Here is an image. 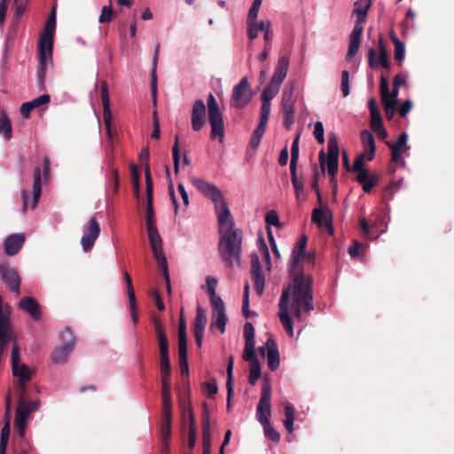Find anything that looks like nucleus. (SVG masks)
Returning <instances> with one entry per match:
<instances>
[{
  "mask_svg": "<svg viewBox=\"0 0 454 454\" xmlns=\"http://www.w3.org/2000/svg\"><path fill=\"white\" fill-rule=\"evenodd\" d=\"M206 106L202 99H196L192 109L191 122L194 131H200L206 123Z\"/></svg>",
  "mask_w": 454,
  "mask_h": 454,
  "instance_id": "obj_23",
  "label": "nucleus"
},
{
  "mask_svg": "<svg viewBox=\"0 0 454 454\" xmlns=\"http://www.w3.org/2000/svg\"><path fill=\"white\" fill-rule=\"evenodd\" d=\"M204 411L202 414V438H211L209 413L207 403H204Z\"/></svg>",
  "mask_w": 454,
  "mask_h": 454,
  "instance_id": "obj_51",
  "label": "nucleus"
},
{
  "mask_svg": "<svg viewBox=\"0 0 454 454\" xmlns=\"http://www.w3.org/2000/svg\"><path fill=\"white\" fill-rule=\"evenodd\" d=\"M172 414H161V424L160 429V439L161 442V452L168 454L169 440L171 437Z\"/></svg>",
  "mask_w": 454,
  "mask_h": 454,
  "instance_id": "obj_25",
  "label": "nucleus"
},
{
  "mask_svg": "<svg viewBox=\"0 0 454 454\" xmlns=\"http://www.w3.org/2000/svg\"><path fill=\"white\" fill-rule=\"evenodd\" d=\"M327 151V159L325 158L324 150H321L318 155V160L322 170L324 171L325 165L326 164L329 176L334 177L338 172L340 149L338 145V137L333 132L329 134Z\"/></svg>",
  "mask_w": 454,
  "mask_h": 454,
  "instance_id": "obj_7",
  "label": "nucleus"
},
{
  "mask_svg": "<svg viewBox=\"0 0 454 454\" xmlns=\"http://www.w3.org/2000/svg\"><path fill=\"white\" fill-rule=\"evenodd\" d=\"M160 351V363L170 362L169 360V344L168 338L158 340Z\"/></svg>",
  "mask_w": 454,
  "mask_h": 454,
  "instance_id": "obj_49",
  "label": "nucleus"
},
{
  "mask_svg": "<svg viewBox=\"0 0 454 454\" xmlns=\"http://www.w3.org/2000/svg\"><path fill=\"white\" fill-rule=\"evenodd\" d=\"M56 28V9L53 7L51 13L48 17L43 31L38 43V51H48V54L53 50V38Z\"/></svg>",
  "mask_w": 454,
  "mask_h": 454,
  "instance_id": "obj_11",
  "label": "nucleus"
},
{
  "mask_svg": "<svg viewBox=\"0 0 454 454\" xmlns=\"http://www.w3.org/2000/svg\"><path fill=\"white\" fill-rule=\"evenodd\" d=\"M218 228L220 258L227 268L239 265L242 245L241 231L235 229V223L231 215L224 218L222 223L218 222Z\"/></svg>",
  "mask_w": 454,
  "mask_h": 454,
  "instance_id": "obj_2",
  "label": "nucleus"
},
{
  "mask_svg": "<svg viewBox=\"0 0 454 454\" xmlns=\"http://www.w3.org/2000/svg\"><path fill=\"white\" fill-rule=\"evenodd\" d=\"M207 103L208 109V121L211 126L210 137L211 139L217 138L218 141L222 143L225 134L223 113L212 93H209Z\"/></svg>",
  "mask_w": 454,
  "mask_h": 454,
  "instance_id": "obj_6",
  "label": "nucleus"
},
{
  "mask_svg": "<svg viewBox=\"0 0 454 454\" xmlns=\"http://www.w3.org/2000/svg\"><path fill=\"white\" fill-rule=\"evenodd\" d=\"M265 349H267L266 356L268 367L270 371H276L280 363L279 351L276 341L273 339H268L265 347L259 348V352L264 355Z\"/></svg>",
  "mask_w": 454,
  "mask_h": 454,
  "instance_id": "obj_21",
  "label": "nucleus"
},
{
  "mask_svg": "<svg viewBox=\"0 0 454 454\" xmlns=\"http://www.w3.org/2000/svg\"><path fill=\"white\" fill-rule=\"evenodd\" d=\"M0 132H3L4 137L6 140L12 137V123L8 117H0Z\"/></svg>",
  "mask_w": 454,
  "mask_h": 454,
  "instance_id": "obj_56",
  "label": "nucleus"
},
{
  "mask_svg": "<svg viewBox=\"0 0 454 454\" xmlns=\"http://www.w3.org/2000/svg\"><path fill=\"white\" fill-rule=\"evenodd\" d=\"M245 343H254V328L253 325L249 322H247L244 325L243 331Z\"/></svg>",
  "mask_w": 454,
  "mask_h": 454,
  "instance_id": "obj_64",
  "label": "nucleus"
},
{
  "mask_svg": "<svg viewBox=\"0 0 454 454\" xmlns=\"http://www.w3.org/2000/svg\"><path fill=\"white\" fill-rule=\"evenodd\" d=\"M332 213L327 206H324L320 208H314L311 215L312 222L317 226L321 227L332 225Z\"/></svg>",
  "mask_w": 454,
  "mask_h": 454,
  "instance_id": "obj_30",
  "label": "nucleus"
},
{
  "mask_svg": "<svg viewBox=\"0 0 454 454\" xmlns=\"http://www.w3.org/2000/svg\"><path fill=\"white\" fill-rule=\"evenodd\" d=\"M42 195V184H41V169L35 167L34 169V183L33 192L30 199V194L27 190L21 191L22 197V210L27 212L28 209H35L37 207L38 201Z\"/></svg>",
  "mask_w": 454,
  "mask_h": 454,
  "instance_id": "obj_10",
  "label": "nucleus"
},
{
  "mask_svg": "<svg viewBox=\"0 0 454 454\" xmlns=\"http://www.w3.org/2000/svg\"><path fill=\"white\" fill-rule=\"evenodd\" d=\"M172 156H173V163H174V171L176 174L179 172L180 168V154H179V145H178V137L176 136L175 143L172 147Z\"/></svg>",
  "mask_w": 454,
  "mask_h": 454,
  "instance_id": "obj_57",
  "label": "nucleus"
},
{
  "mask_svg": "<svg viewBox=\"0 0 454 454\" xmlns=\"http://www.w3.org/2000/svg\"><path fill=\"white\" fill-rule=\"evenodd\" d=\"M243 359L248 361L250 364L254 362H259L254 352V343H245Z\"/></svg>",
  "mask_w": 454,
  "mask_h": 454,
  "instance_id": "obj_53",
  "label": "nucleus"
},
{
  "mask_svg": "<svg viewBox=\"0 0 454 454\" xmlns=\"http://www.w3.org/2000/svg\"><path fill=\"white\" fill-rule=\"evenodd\" d=\"M41 404L40 400L33 402H18L16 409L14 426L19 431L20 436H23L26 432L27 419L33 411L39 409Z\"/></svg>",
  "mask_w": 454,
  "mask_h": 454,
  "instance_id": "obj_8",
  "label": "nucleus"
},
{
  "mask_svg": "<svg viewBox=\"0 0 454 454\" xmlns=\"http://www.w3.org/2000/svg\"><path fill=\"white\" fill-rule=\"evenodd\" d=\"M261 376V365L259 362H254V364H250V372L248 382L251 385H254L258 379Z\"/></svg>",
  "mask_w": 454,
  "mask_h": 454,
  "instance_id": "obj_58",
  "label": "nucleus"
},
{
  "mask_svg": "<svg viewBox=\"0 0 454 454\" xmlns=\"http://www.w3.org/2000/svg\"><path fill=\"white\" fill-rule=\"evenodd\" d=\"M152 322L153 324L155 335H156L158 340H161V338H163V339L168 338L160 319L158 318L157 317H153L152 318Z\"/></svg>",
  "mask_w": 454,
  "mask_h": 454,
  "instance_id": "obj_61",
  "label": "nucleus"
},
{
  "mask_svg": "<svg viewBox=\"0 0 454 454\" xmlns=\"http://www.w3.org/2000/svg\"><path fill=\"white\" fill-rule=\"evenodd\" d=\"M247 35L248 38L253 41L258 36L259 32H262L265 28H267V21L261 20L259 22L256 20H247Z\"/></svg>",
  "mask_w": 454,
  "mask_h": 454,
  "instance_id": "obj_40",
  "label": "nucleus"
},
{
  "mask_svg": "<svg viewBox=\"0 0 454 454\" xmlns=\"http://www.w3.org/2000/svg\"><path fill=\"white\" fill-rule=\"evenodd\" d=\"M265 223L267 224V227L274 225L278 228H280L282 226L281 223L279 222L278 213L275 210H270L266 214Z\"/></svg>",
  "mask_w": 454,
  "mask_h": 454,
  "instance_id": "obj_62",
  "label": "nucleus"
},
{
  "mask_svg": "<svg viewBox=\"0 0 454 454\" xmlns=\"http://www.w3.org/2000/svg\"><path fill=\"white\" fill-rule=\"evenodd\" d=\"M146 212H145V228L148 235V240L152 248L153 254L164 253L162 248V239L156 226L154 218V210L153 205V178L146 175Z\"/></svg>",
  "mask_w": 454,
  "mask_h": 454,
  "instance_id": "obj_3",
  "label": "nucleus"
},
{
  "mask_svg": "<svg viewBox=\"0 0 454 454\" xmlns=\"http://www.w3.org/2000/svg\"><path fill=\"white\" fill-rule=\"evenodd\" d=\"M25 242V236L21 233L9 236L4 243V252L7 255H15L21 249Z\"/></svg>",
  "mask_w": 454,
  "mask_h": 454,
  "instance_id": "obj_29",
  "label": "nucleus"
},
{
  "mask_svg": "<svg viewBox=\"0 0 454 454\" xmlns=\"http://www.w3.org/2000/svg\"><path fill=\"white\" fill-rule=\"evenodd\" d=\"M123 278L127 286V294L129 303V309L131 313V317L134 324L137 323L138 316L137 313V304H136V294L134 291V287L132 285L131 278L127 270L123 271Z\"/></svg>",
  "mask_w": 454,
  "mask_h": 454,
  "instance_id": "obj_28",
  "label": "nucleus"
},
{
  "mask_svg": "<svg viewBox=\"0 0 454 454\" xmlns=\"http://www.w3.org/2000/svg\"><path fill=\"white\" fill-rule=\"evenodd\" d=\"M73 348H70V347H66L64 345H62L59 348H56L51 354V359L53 363L59 364H65Z\"/></svg>",
  "mask_w": 454,
  "mask_h": 454,
  "instance_id": "obj_42",
  "label": "nucleus"
},
{
  "mask_svg": "<svg viewBox=\"0 0 454 454\" xmlns=\"http://www.w3.org/2000/svg\"><path fill=\"white\" fill-rule=\"evenodd\" d=\"M159 51H160V44L157 43L155 46L153 59V66H152V72H151V92L152 97L154 101L156 102V95H157V75H156V68H157V63H158V58H159Z\"/></svg>",
  "mask_w": 454,
  "mask_h": 454,
  "instance_id": "obj_39",
  "label": "nucleus"
},
{
  "mask_svg": "<svg viewBox=\"0 0 454 454\" xmlns=\"http://www.w3.org/2000/svg\"><path fill=\"white\" fill-rule=\"evenodd\" d=\"M379 176L377 175H370L369 171H363L358 174L356 180L362 184L363 191L365 193L371 192L372 188L377 184Z\"/></svg>",
  "mask_w": 454,
  "mask_h": 454,
  "instance_id": "obj_35",
  "label": "nucleus"
},
{
  "mask_svg": "<svg viewBox=\"0 0 454 454\" xmlns=\"http://www.w3.org/2000/svg\"><path fill=\"white\" fill-rule=\"evenodd\" d=\"M100 95L103 105V119L106 127L108 140H113L116 132L112 129V114L110 109V98L107 89V83L104 81L101 82Z\"/></svg>",
  "mask_w": 454,
  "mask_h": 454,
  "instance_id": "obj_15",
  "label": "nucleus"
},
{
  "mask_svg": "<svg viewBox=\"0 0 454 454\" xmlns=\"http://www.w3.org/2000/svg\"><path fill=\"white\" fill-rule=\"evenodd\" d=\"M27 382L17 381L15 387L17 389L18 402H27Z\"/></svg>",
  "mask_w": 454,
  "mask_h": 454,
  "instance_id": "obj_60",
  "label": "nucleus"
},
{
  "mask_svg": "<svg viewBox=\"0 0 454 454\" xmlns=\"http://www.w3.org/2000/svg\"><path fill=\"white\" fill-rule=\"evenodd\" d=\"M280 84L272 81L267 85L262 93V106L260 115L269 118L270 114V100L278 93Z\"/></svg>",
  "mask_w": 454,
  "mask_h": 454,
  "instance_id": "obj_22",
  "label": "nucleus"
},
{
  "mask_svg": "<svg viewBox=\"0 0 454 454\" xmlns=\"http://www.w3.org/2000/svg\"><path fill=\"white\" fill-rule=\"evenodd\" d=\"M371 6L372 0H357L354 3L353 15L356 16V20L349 35L348 50L346 55L347 60L352 59L359 50L364 24L366 21Z\"/></svg>",
  "mask_w": 454,
  "mask_h": 454,
  "instance_id": "obj_4",
  "label": "nucleus"
},
{
  "mask_svg": "<svg viewBox=\"0 0 454 454\" xmlns=\"http://www.w3.org/2000/svg\"><path fill=\"white\" fill-rule=\"evenodd\" d=\"M12 374L17 377V381L28 382L32 378V371L27 364H21L12 368Z\"/></svg>",
  "mask_w": 454,
  "mask_h": 454,
  "instance_id": "obj_41",
  "label": "nucleus"
},
{
  "mask_svg": "<svg viewBox=\"0 0 454 454\" xmlns=\"http://www.w3.org/2000/svg\"><path fill=\"white\" fill-rule=\"evenodd\" d=\"M299 139L300 135H297L292 144L290 169L297 168V162L299 160Z\"/></svg>",
  "mask_w": 454,
  "mask_h": 454,
  "instance_id": "obj_52",
  "label": "nucleus"
},
{
  "mask_svg": "<svg viewBox=\"0 0 454 454\" xmlns=\"http://www.w3.org/2000/svg\"><path fill=\"white\" fill-rule=\"evenodd\" d=\"M407 138L408 136L405 132L402 133L396 143L393 144L389 141L386 142V145L388 146L389 149H396L400 152H405L409 150V146L407 145Z\"/></svg>",
  "mask_w": 454,
  "mask_h": 454,
  "instance_id": "obj_48",
  "label": "nucleus"
},
{
  "mask_svg": "<svg viewBox=\"0 0 454 454\" xmlns=\"http://www.w3.org/2000/svg\"><path fill=\"white\" fill-rule=\"evenodd\" d=\"M263 426L264 428V434L266 437L270 439L271 441L275 442H278L280 441V434L278 432H277L274 427L270 424V421L268 420L267 423H261Z\"/></svg>",
  "mask_w": 454,
  "mask_h": 454,
  "instance_id": "obj_59",
  "label": "nucleus"
},
{
  "mask_svg": "<svg viewBox=\"0 0 454 454\" xmlns=\"http://www.w3.org/2000/svg\"><path fill=\"white\" fill-rule=\"evenodd\" d=\"M293 87L286 88L282 94L281 108L283 113V124L290 128L294 122V100L293 98Z\"/></svg>",
  "mask_w": 454,
  "mask_h": 454,
  "instance_id": "obj_16",
  "label": "nucleus"
},
{
  "mask_svg": "<svg viewBox=\"0 0 454 454\" xmlns=\"http://www.w3.org/2000/svg\"><path fill=\"white\" fill-rule=\"evenodd\" d=\"M289 68V58L283 56L278 59L274 74L271 77L272 82L281 85L286 78Z\"/></svg>",
  "mask_w": 454,
  "mask_h": 454,
  "instance_id": "obj_32",
  "label": "nucleus"
},
{
  "mask_svg": "<svg viewBox=\"0 0 454 454\" xmlns=\"http://www.w3.org/2000/svg\"><path fill=\"white\" fill-rule=\"evenodd\" d=\"M187 411L189 414V434H188V446L190 449H193L196 443V426L195 419L192 413V410L190 404L187 406Z\"/></svg>",
  "mask_w": 454,
  "mask_h": 454,
  "instance_id": "obj_43",
  "label": "nucleus"
},
{
  "mask_svg": "<svg viewBox=\"0 0 454 454\" xmlns=\"http://www.w3.org/2000/svg\"><path fill=\"white\" fill-rule=\"evenodd\" d=\"M0 275L2 281L6 285L9 290L19 295L20 290V277L19 272L9 264L3 263L0 265Z\"/></svg>",
  "mask_w": 454,
  "mask_h": 454,
  "instance_id": "obj_17",
  "label": "nucleus"
},
{
  "mask_svg": "<svg viewBox=\"0 0 454 454\" xmlns=\"http://www.w3.org/2000/svg\"><path fill=\"white\" fill-rule=\"evenodd\" d=\"M60 339L63 342L62 345L70 347L74 349L75 344V337L73 331L69 327H66L60 333Z\"/></svg>",
  "mask_w": 454,
  "mask_h": 454,
  "instance_id": "obj_50",
  "label": "nucleus"
},
{
  "mask_svg": "<svg viewBox=\"0 0 454 454\" xmlns=\"http://www.w3.org/2000/svg\"><path fill=\"white\" fill-rule=\"evenodd\" d=\"M362 144L364 151L368 153L367 160H372L374 158L376 152V145L373 135L368 130H363L360 134Z\"/></svg>",
  "mask_w": 454,
  "mask_h": 454,
  "instance_id": "obj_33",
  "label": "nucleus"
},
{
  "mask_svg": "<svg viewBox=\"0 0 454 454\" xmlns=\"http://www.w3.org/2000/svg\"><path fill=\"white\" fill-rule=\"evenodd\" d=\"M192 183L204 196L210 199L214 203L217 222L222 223L224 218L231 216V211L218 187L199 177H193Z\"/></svg>",
  "mask_w": 454,
  "mask_h": 454,
  "instance_id": "obj_5",
  "label": "nucleus"
},
{
  "mask_svg": "<svg viewBox=\"0 0 454 454\" xmlns=\"http://www.w3.org/2000/svg\"><path fill=\"white\" fill-rule=\"evenodd\" d=\"M290 173H291V180H292V184L294 185V191H295L296 198L299 199L300 195L304 191L303 180H302V178H299L298 177V176H297V168L290 169Z\"/></svg>",
  "mask_w": 454,
  "mask_h": 454,
  "instance_id": "obj_47",
  "label": "nucleus"
},
{
  "mask_svg": "<svg viewBox=\"0 0 454 454\" xmlns=\"http://www.w3.org/2000/svg\"><path fill=\"white\" fill-rule=\"evenodd\" d=\"M268 120L269 118L260 115L259 124L254 129L249 142V145L253 149H257L259 146L261 139L265 132Z\"/></svg>",
  "mask_w": 454,
  "mask_h": 454,
  "instance_id": "obj_36",
  "label": "nucleus"
},
{
  "mask_svg": "<svg viewBox=\"0 0 454 454\" xmlns=\"http://www.w3.org/2000/svg\"><path fill=\"white\" fill-rule=\"evenodd\" d=\"M153 257L158 262L159 267L162 271L163 277L166 280L168 293V294H171L170 276L165 252L154 254Z\"/></svg>",
  "mask_w": 454,
  "mask_h": 454,
  "instance_id": "obj_38",
  "label": "nucleus"
},
{
  "mask_svg": "<svg viewBox=\"0 0 454 454\" xmlns=\"http://www.w3.org/2000/svg\"><path fill=\"white\" fill-rule=\"evenodd\" d=\"M251 275L256 294L261 296L264 291L265 278L257 254L251 255Z\"/></svg>",
  "mask_w": 454,
  "mask_h": 454,
  "instance_id": "obj_19",
  "label": "nucleus"
},
{
  "mask_svg": "<svg viewBox=\"0 0 454 454\" xmlns=\"http://www.w3.org/2000/svg\"><path fill=\"white\" fill-rule=\"evenodd\" d=\"M161 374V388L170 387V362L160 363Z\"/></svg>",
  "mask_w": 454,
  "mask_h": 454,
  "instance_id": "obj_45",
  "label": "nucleus"
},
{
  "mask_svg": "<svg viewBox=\"0 0 454 454\" xmlns=\"http://www.w3.org/2000/svg\"><path fill=\"white\" fill-rule=\"evenodd\" d=\"M293 292V285L283 287L282 294L279 300L278 307V317L280 322L289 336L294 335V329L292 325V319L288 314V302L290 299V293Z\"/></svg>",
  "mask_w": 454,
  "mask_h": 454,
  "instance_id": "obj_12",
  "label": "nucleus"
},
{
  "mask_svg": "<svg viewBox=\"0 0 454 454\" xmlns=\"http://www.w3.org/2000/svg\"><path fill=\"white\" fill-rule=\"evenodd\" d=\"M307 237L302 235L296 243L292 252L291 263L289 265V272L293 277V301L292 310L297 318L301 316V309L303 308L306 312L314 309L313 306V278L311 275H305L300 267L301 255L307 245Z\"/></svg>",
  "mask_w": 454,
  "mask_h": 454,
  "instance_id": "obj_1",
  "label": "nucleus"
},
{
  "mask_svg": "<svg viewBox=\"0 0 454 454\" xmlns=\"http://www.w3.org/2000/svg\"><path fill=\"white\" fill-rule=\"evenodd\" d=\"M271 387L269 382L264 381L262 387V395L256 408V417L260 423H267L270 417Z\"/></svg>",
  "mask_w": 454,
  "mask_h": 454,
  "instance_id": "obj_13",
  "label": "nucleus"
},
{
  "mask_svg": "<svg viewBox=\"0 0 454 454\" xmlns=\"http://www.w3.org/2000/svg\"><path fill=\"white\" fill-rule=\"evenodd\" d=\"M52 52L38 51V66H37V87L40 90H45V79L47 71V63L51 62Z\"/></svg>",
  "mask_w": 454,
  "mask_h": 454,
  "instance_id": "obj_24",
  "label": "nucleus"
},
{
  "mask_svg": "<svg viewBox=\"0 0 454 454\" xmlns=\"http://www.w3.org/2000/svg\"><path fill=\"white\" fill-rule=\"evenodd\" d=\"M51 97L48 94H43L29 102H25L20 106V114L23 118L28 119L30 113L35 108H37L43 105H46L50 102Z\"/></svg>",
  "mask_w": 454,
  "mask_h": 454,
  "instance_id": "obj_31",
  "label": "nucleus"
},
{
  "mask_svg": "<svg viewBox=\"0 0 454 454\" xmlns=\"http://www.w3.org/2000/svg\"><path fill=\"white\" fill-rule=\"evenodd\" d=\"M206 281H207V293L210 295V303L216 301V299H222L220 296L216 295V293H215L217 280L215 278L208 276L207 278Z\"/></svg>",
  "mask_w": 454,
  "mask_h": 454,
  "instance_id": "obj_54",
  "label": "nucleus"
},
{
  "mask_svg": "<svg viewBox=\"0 0 454 454\" xmlns=\"http://www.w3.org/2000/svg\"><path fill=\"white\" fill-rule=\"evenodd\" d=\"M390 37L395 46L394 58L396 61H398L399 65L401 66L405 54L404 44L398 39V37L393 32H391Z\"/></svg>",
  "mask_w": 454,
  "mask_h": 454,
  "instance_id": "obj_44",
  "label": "nucleus"
},
{
  "mask_svg": "<svg viewBox=\"0 0 454 454\" xmlns=\"http://www.w3.org/2000/svg\"><path fill=\"white\" fill-rule=\"evenodd\" d=\"M252 99V92L247 77L241 78L239 82L233 87L230 106L241 109L247 106Z\"/></svg>",
  "mask_w": 454,
  "mask_h": 454,
  "instance_id": "obj_9",
  "label": "nucleus"
},
{
  "mask_svg": "<svg viewBox=\"0 0 454 454\" xmlns=\"http://www.w3.org/2000/svg\"><path fill=\"white\" fill-rule=\"evenodd\" d=\"M213 308V316L211 326H215L222 333L225 332L228 317L225 313V305L222 299H216V301L211 302Z\"/></svg>",
  "mask_w": 454,
  "mask_h": 454,
  "instance_id": "obj_20",
  "label": "nucleus"
},
{
  "mask_svg": "<svg viewBox=\"0 0 454 454\" xmlns=\"http://www.w3.org/2000/svg\"><path fill=\"white\" fill-rule=\"evenodd\" d=\"M162 396V413L172 414V400L170 387L161 388Z\"/></svg>",
  "mask_w": 454,
  "mask_h": 454,
  "instance_id": "obj_46",
  "label": "nucleus"
},
{
  "mask_svg": "<svg viewBox=\"0 0 454 454\" xmlns=\"http://www.w3.org/2000/svg\"><path fill=\"white\" fill-rule=\"evenodd\" d=\"M380 90L381 99H383V96H386L387 101H393L397 104L399 87H395L393 85V90L390 92L388 82H387V78L384 76L380 77Z\"/></svg>",
  "mask_w": 454,
  "mask_h": 454,
  "instance_id": "obj_37",
  "label": "nucleus"
},
{
  "mask_svg": "<svg viewBox=\"0 0 454 454\" xmlns=\"http://www.w3.org/2000/svg\"><path fill=\"white\" fill-rule=\"evenodd\" d=\"M207 317L204 309L201 307L197 308L196 317L193 323V333L196 344L199 348L201 347L205 327L207 325Z\"/></svg>",
  "mask_w": 454,
  "mask_h": 454,
  "instance_id": "obj_26",
  "label": "nucleus"
},
{
  "mask_svg": "<svg viewBox=\"0 0 454 454\" xmlns=\"http://www.w3.org/2000/svg\"><path fill=\"white\" fill-rule=\"evenodd\" d=\"M233 356H230L228 358L227 364V380H226V387H227V411H230L231 409V399L234 394L233 388Z\"/></svg>",
  "mask_w": 454,
  "mask_h": 454,
  "instance_id": "obj_34",
  "label": "nucleus"
},
{
  "mask_svg": "<svg viewBox=\"0 0 454 454\" xmlns=\"http://www.w3.org/2000/svg\"><path fill=\"white\" fill-rule=\"evenodd\" d=\"M100 226L95 216L91 217L85 228L84 235L81 239V244L85 252L91 249L95 244L96 239L99 236Z\"/></svg>",
  "mask_w": 454,
  "mask_h": 454,
  "instance_id": "obj_18",
  "label": "nucleus"
},
{
  "mask_svg": "<svg viewBox=\"0 0 454 454\" xmlns=\"http://www.w3.org/2000/svg\"><path fill=\"white\" fill-rule=\"evenodd\" d=\"M367 57L368 65L372 69H378L380 67L386 70L390 69L388 53L381 36L379 39V60L376 59V51L372 47L369 48Z\"/></svg>",
  "mask_w": 454,
  "mask_h": 454,
  "instance_id": "obj_14",
  "label": "nucleus"
},
{
  "mask_svg": "<svg viewBox=\"0 0 454 454\" xmlns=\"http://www.w3.org/2000/svg\"><path fill=\"white\" fill-rule=\"evenodd\" d=\"M149 159H150V152L148 147H145L141 150L138 160L141 164L145 166V177L146 178L147 173H149V176L152 177L151 170L149 168Z\"/></svg>",
  "mask_w": 454,
  "mask_h": 454,
  "instance_id": "obj_55",
  "label": "nucleus"
},
{
  "mask_svg": "<svg viewBox=\"0 0 454 454\" xmlns=\"http://www.w3.org/2000/svg\"><path fill=\"white\" fill-rule=\"evenodd\" d=\"M19 308L29 314L35 321L41 318L42 312L36 300L30 296L23 297L19 302Z\"/></svg>",
  "mask_w": 454,
  "mask_h": 454,
  "instance_id": "obj_27",
  "label": "nucleus"
},
{
  "mask_svg": "<svg viewBox=\"0 0 454 454\" xmlns=\"http://www.w3.org/2000/svg\"><path fill=\"white\" fill-rule=\"evenodd\" d=\"M364 153H361L357 157H356L353 166L351 167V171L356 172L357 175L361 174L363 171H368L364 168Z\"/></svg>",
  "mask_w": 454,
  "mask_h": 454,
  "instance_id": "obj_63",
  "label": "nucleus"
}]
</instances>
